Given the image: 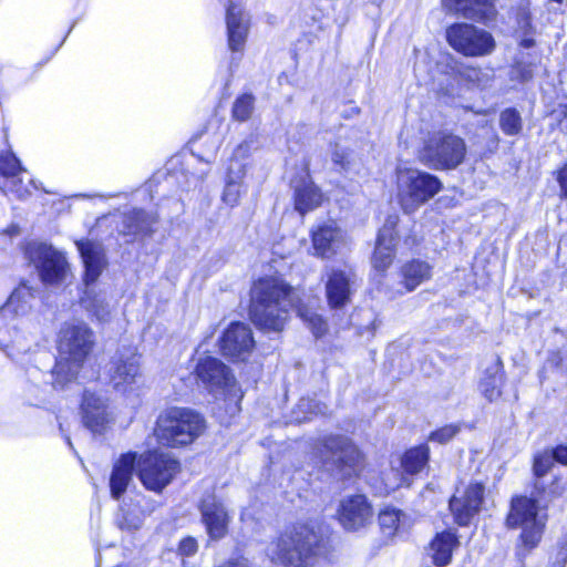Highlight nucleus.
<instances>
[{
	"instance_id": "29",
	"label": "nucleus",
	"mask_w": 567,
	"mask_h": 567,
	"mask_svg": "<svg viewBox=\"0 0 567 567\" xmlns=\"http://www.w3.org/2000/svg\"><path fill=\"white\" fill-rule=\"evenodd\" d=\"M378 522L382 534L386 538L408 532L412 525L405 513L393 507L382 509L379 513Z\"/></svg>"
},
{
	"instance_id": "56",
	"label": "nucleus",
	"mask_w": 567,
	"mask_h": 567,
	"mask_svg": "<svg viewBox=\"0 0 567 567\" xmlns=\"http://www.w3.org/2000/svg\"><path fill=\"white\" fill-rule=\"evenodd\" d=\"M0 347H7V344L0 341Z\"/></svg>"
},
{
	"instance_id": "21",
	"label": "nucleus",
	"mask_w": 567,
	"mask_h": 567,
	"mask_svg": "<svg viewBox=\"0 0 567 567\" xmlns=\"http://www.w3.org/2000/svg\"><path fill=\"white\" fill-rule=\"evenodd\" d=\"M249 24L250 18L243 7L234 1H229L226 9V25L228 47L233 52H241L244 50Z\"/></svg>"
},
{
	"instance_id": "36",
	"label": "nucleus",
	"mask_w": 567,
	"mask_h": 567,
	"mask_svg": "<svg viewBox=\"0 0 567 567\" xmlns=\"http://www.w3.org/2000/svg\"><path fill=\"white\" fill-rule=\"evenodd\" d=\"M503 381V371L496 365L486 370V374L481 381L480 388L483 395L488 401H494L501 396V384Z\"/></svg>"
},
{
	"instance_id": "11",
	"label": "nucleus",
	"mask_w": 567,
	"mask_h": 567,
	"mask_svg": "<svg viewBox=\"0 0 567 567\" xmlns=\"http://www.w3.org/2000/svg\"><path fill=\"white\" fill-rule=\"evenodd\" d=\"M179 470V463L169 454L147 452L136 462V473L142 484L151 491L161 492Z\"/></svg>"
},
{
	"instance_id": "3",
	"label": "nucleus",
	"mask_w": 567,
	"mask_h": 567,
	"mask_svg": "<svg viewBox=\"0 0 567 567\" xmlns=\"http://www.w3.org/2000/svg\"><path fill=\"white\" fill-rule=\"evenodd\" d=\"M327 540L308 525L295 527L282 534L267 547L271 561L285 567H315L320 558H327Z\"/></svg>"
},
{
	"instance_id": "52",
	"label": "nucleus",
	"mask_w": 567,
	"mask_h": 567,
	"mask_svg": "<svg viewBox=\"0 0 567 567\" xmlns=\"http://www.w3.org/2000/svg\"><path fill=\"white\" fill-rule=\"evenodd\" d=\"M219 567H250L249 566V563L247 559L245 558H237V559H231L229 561H227L226 564H224L223 566H219Z\"/></svg>"
},
{
	"instance_id": "25",
	"label": "nucleus",
	"mask_w": 567,
	"mask_h": 567,
	"mask_svg": "<svg viewBox=\"0 0 567 567\" xmlns=\"http://www.w3.org/2000/svg\"><path fill=\"white\" fill-rule=\"evenodd\" d=\"M34 299L35 289L23 281L14 288L0 308V316L3 318L24 317L31 312Z\"/></svg>"
},
{
	"instance_id": "40",
	"label": "nucleus",
	"mask_w": 567,
	"mask_h": 567,
	"mask_svg": "<svg viewBox=\"0 0 567 567\" xmlns=\"http://www.w3.org/2000/svg\"><path fill=\"white\" fill-rule=\"evenodd\" d=\"M297 410L302 412L305 416L297 419L299 422L308 420V415L326 414L328 406L310 398H302L298 402Z\"/></svg>"
},
{
	"instance_id": "54",
	"label": "nucleus",
	"mask_w": 567,
	"mask_h": 567,
	"mask_svg": "<svg viewBox=\"0 0 567 567\" xmlns=\"http://www.w3.org/2000/svg\"><path fill=\"white\" fill-rule=\"evenodd\" d=\"M65 441H66V443L69 444V446H70V447H72V442H71L70 436H68V435H66V436H65Z\"/></svg>"
},
{
	"instance_id": "37",
	"label": "nucleus",
	"mask_w": 567,
	"mask_h": 567,
	"mask_svg": "<svg viewBox=\"0 0 567 567\" xmlns=\"http://www.w3.org/2000/svg\"><path fill=\"white\" fill-rule=\"evenodd\" d=\"M499 128L507 136H517L523 131V120L515 109H505L499 114Z\"/></svg>"
},
{
	"instance_id": "32",
	"label": "nucleus",
	"mask_w": 567,
	"mask_h": 567,
	"mask_svg": "<svg viewBox=\"0 0 567 567\" xmlns=\"http://www.w3.org/2000/svg\"><path fill=\"white\" fill-rule=\"evenodd\" d=\"M402 282L408 291L414 290L431 277V266L421 260H412L402 267Z\"/></svg>"
},
{
	"instance_id": "45",
	"label": "nucleus",
	"mask_w": 567,
	"mask_h": 567,
	"mask_svg": "<svg viewBox=\"0 0 567 567\" xmlns=\"http://www.w3.org/2000/svg\"><path fill=\"white\" fill-rule=\"evenodd\" d=\"M551 125L556 124L559 130L567 133V105H559L549 114Z\"/></svg>"
},
{
	"instance_id": "24",
	"label": "nucleus",
	"mask_w": 567,
	"mask_h": 567,
	"mask_svg": "<svg viewBox=\"0 0 567 567\" xmlns=\"http://www.w3.org/2000/svg\"><path fill=\"white\" fill-rule=\"evenodd\" d=\"M394 226L395 220L389 218L378 234L372 258L373 267L378 270H385L393 261L396 245Z\"/></svg>"
},
{
	"instance_id": "20",
	"label": "nucleus",
	"mask_w": 567,
	"mask_h": 567,
	"mask_svg": "<svg viewBox=\"0 0 567 567\" xmlns=\"http://www.w3.org/2000/svg\"><path fill=\"white\" fill-rule=\"evenodd\" d=\"M199 511L209 538L214 540L224 538L230 523L225 505L215 496H208L202 501Z\"/></svg>"
},
{
	"instance_id": "47",
	"label": "nucleus",
	"mask_w": 567,
	"mask_h": 567,
	"mask_svg": "<svg viewBox=\"0 0 567 567\" xmlns=\"http://www.w3.org/2000/svg\"><path fill=\"white\" fill-rule=\"evenodd\" d=\"M178 550L183 556H192L197 551V542L193 537L184 538L179 543Z\"/></svg>"
},
{
	"instance_id": "34",
	"label": "nucleus",
	"mask_w": 567,
	"mask_h": 567,
	"mask_svg": "<svg viewBox=\"0 0 567 567\" xmlns=\"http://www.w3.org/2000/svg\"><path fill=\"white\" fill-rule=\"evenodd\" d=\"M457 74L463 81L481 89L488 86L494 79V70L491 68L461 66Z\"/></svg>"
},
{
	"instance_id": "31",
	"label": "nucleus",
	"mask_w": 567,
	"mask_h": 567,
	"mask_svg": "<svg viewBox=\"0 0 567 567\" xmlns=\"http://www.w3.org/2000/svg\"><path fill=\"white\" fill-rule=\"evenodd\" d=\"M157 216L143 209H133L124 215V233L127 235L148 236L153 234Z\"/></svg>"
},
{
	"instance_id": "14",
	"label": "nucleus",
	"mask_w": 567,
	"mask_h": 567,
	"mask_svg": "<svg viewBox=\"0 0 567 567\" xmlns=\"http://www.w3.org/2000/svg\"><path fill=\"white\" fill-rule=\"evenodd\" d=\"M197 379L214 395L224 394L240 399L237 383L229 368L213 357L200 358L196 365Z\"/></svg>"
},
{
	"instance_id": "17",
	"label": "nucleus",
	"mask_w": 567,
	"mask_h": 567,
	"mask_svg": "<svg viewBox=\"0 0 567 567\" xmlns=\"http://www.w3.org/2000/svg\"><path fill=\"white\" fill-rule=\"evenodd\" d=\"M81 410L84 426L94 434H102L113 421L107 400L93 392H84Z\"/></svg>"
},
{
	"instance_id": "4",
	"label": "nucleus",
	"mask_w": 567,
	"mask_h": 567,
	"mask_svg": "<svg viewBox=\"0 0 567 567\" xmlns=\"http://www.w3.org/2000/svg\"><path fill=\"white\" fill-rule=\"evenodd\" d=\"M76 247L84 265L83 281L86 286L80 303L90 317L99 322H107L111 319L112 310L106 297L103 292L91 287L106 266L103 246L100 243L86 239L76 241Z\"/></svg>"
},
{
	"instance_id": "55",
	"label": "nucleus",
	"mask_w": 567,
	"mask_h": 567,
	"mask_svg": "<svg viewBox=\"0 0 567 567\" xmlns=\"http://www.w3.org/2000/svg\"><path fill=\"white\" fill-rule=\"evenodd\" d=\"M555 358H556V362L555 363H556V365H558L561 359L559 358L558 354H555Z\"/></svg>"
},
{
	"instance_id": "10",
	"label": "nucleus",
	"mask_w": 567,
	"mask_h": 567,
	"mask_svg": "<svg viewBox=\"0 0 567 567\" xmlns=\"http://www.w3.org/2000/svg\"><path fill=\"white\" fill-rule=\"evenodd\" d=\"M25 255L43 284L60 285L65 281L70 266L62 251L51 245L33 241L28 244Z\"/></svg>"
},
{
	"instance_id": "39",
	"label": "nucleus",
	"mask_w": 567,
	"mask_h": 567,
	"mask_svg": "<svg viewBox=\"0 0 567 567\" xmlns=\"http://www.w3.org/2000/svg\"><path fill=\"white\" fill-rule=\"evenodd\" d=\"M555 461L550 454V452L545 451L534 458L533 464V473L535 480H545L547 478L546 475L551 471L554 467Z\"/></svg>"
},
{
	"instance_id": "48",
	"label": "nucleus",
	"mask_w": 567,
	"mask_h": 567,
	"mask_svg": "<svg viewBox=\"0 0 567 567\" xmlns=\"http://www.w3.org/2000/svg\"><path fill=\"white\" fill-rule=\"evenodd\" d=\"M517 23L520 31L524 32V34H529L532 31V24H530V17L528 12L522 11L518 13L517 17Z\"/></svg>"
},
{
	"instance_id": "50",
	"label": "nucleus",
	"mask_w": 567,
	"mask_h": 567,
	"mask_svg": "<svg viewBox=\"0 0 567 567\" xmlns=\"http://www.w3.org/2000/svg\"><path fill=\"white\" fill-rule=\"evenodd\" d=\"M557 181L564 197H567V164L559 171Z\"/></svg>"
},
{
	"instance_id": "7",
	"label": "nucleus",
	"mask_w": 567,
	"mask_h": 567,
	"mask_svg": "<svg viewBox=\"0 0 567 567\" xmlns=\"http://www.w3.org/2000/svg\"><path fill=\"white\" fill-rule=\"evenodd\" d=\"M466 144L463 138L451 133L439 132L431 135L419 151V161L436 171L458 167L465 158Z\"/></svg>"
},
{
	"instance_id": "26",
	"label": "nucleus",
	"mask_w": 567,
	"mask_h": 567,
	"mask_svg": "<svg viewBox=\"0 0 567 567\" xmlns=\"http://www.w3.org/2000/svg\"><path fill=\"white\" fill-rule=\"evenodd\" d=\"M295 190V209L305 215L316 209L322 203V194L315 185L308 173L292 181Z\"/></svg>"
},
{
	"instance_id": "28",
	"label": "nucleus",
	"mask_w": 567,
	"mask_h": 567,
	"mask_svg": "<svg viewBox=\"0 0 567 567\" xmlns=\"http://www.w3.org/2000/svg\"><path fill=\"white\" fill-rule=\"evenodd\" d=\"M136 466V456L133 453L122 455L114 464L111 477L110 488L111 494L115 499H118L126 491L132 475Z\"/></svg>"
},
{
	"instance_id": "38",
	"label": "nucleus",
	"mask_w": 567,
	"mask_h": 567,
	"mask_svg": "<svg viewBox=\"0 0 567 567\" xmlns=\"http://www.w3.org/2000/svg\"><path fill=\"white\" fill-rule=\"evenodd\" d=\"M255 109V97L245 93L238 96L233 105L231 114L236 121L246 122L250 118Z\"/></svg>"
},
{
	"instance_id": "8",
	"label": "nucleus",
	"mask_w": 567,
	"mask_h": 567,
	"mask_svg": "<svg viewBox=\"0 0 567 567\" xmlns=\"http://www.w3.org/2000/svg\"><path fill=\"white\" fill-rule=\"evenodd\" d=\"M319 453L324 467L338 478H349L361 467V452L347 436H324L320 441Z\"/></svg>"
},
{
	"instance_id": "2",
	"label": "nucleus",
	"mask_w": 567,
	"mask_h": 567,
	"mask_svg": "<svg viewBox=\"0 0 567 567\" xmlns=\"http://www.w3.org/2000/svg\"><path fill=\"white\" fill-rule=\"evenodd\" d=\"M95 344L93 330L83 321L64 322L59 332V359L52 370L53 386L73 381Z\"/></svg>"
},
{
	"instance_id": "41",
	"label": "nucleus",
	"mask_w": 567,
	"mask_h": 567,
	"mask_svg": "<svg viewBox=\"0 0 567 567\" xmlns=\"http://www.w3.org/2000/svg\"><path fill=\"white\" fill-rule=\"evenodd\" d=\"M23 171L20 161L12 153L0 156V173L7 176H16Z\"/></svg>"
},
{
	"instance_id": "19",
	"label": "nucleus",
	"mask_w": 567,
	"mask_h": 567,
	"mask_svg": "<svg viewBox=\"0 0 567 567\" xmlns=\"http://www.w3.org/2000/svg\"><path fill=\"white\" fill-rule=\"evenodd\" d=\"M346 234L336 221L329 220L312 230L315 255L331 258L346 246Z\"/></svg>"
},
{
	"instance_id": "42",
	"label": "nucleus",
	"mask_w": 567,
	"mask_h": 567,
	"mask_svg": "<svg viewBox=\"0 0 567 567\" xmlns=\"http://www.w3.org/2000/svg\"><path fill=\"white\" fill-rule=\"evenodd\" d=\"M143 524V519L140 515L133 512H123L122 515L117 518V525L121 529L127 532H134L141 528Z\"/></svg>"
},
{
	"instance_id": "1",
	"label": "nucleus",
	"mask_w": 567,
	"mask_h": 567,
	"mask_svg": "<svg viewBox=\"0 0 567 567\" xmlns=\"http://www.w3.org/2000/svg\"><path fill=\"white\" fill-rule=\"evenodd\" d=\"M296 289L279 277H265L257 280L250 291L249 316L260 330L280 332L284 330L289 312L297 309L298 316L308 323L316 337L326 332L327 326L321 316L312 309L298 305Z\"/></svg>"
},
{
	"instance_id": "13",
	"label": "nucleus",
	"mask_w": 567,
	"mask_h": 567,
	"mask_svg": "<svg viewBox=\"0 0 567 567\" xmlns=\"http://www.w3.org/2000/svg\"><path fill=\"white\" fill-rule=\"evenodd\" d=\"M112 386L122 393L134 391L142 381L140 355L132 346L120 347L109 365Z\"/></svg>"
},
{
	"instance_id": "23",
	"label": "nucleus",
	"mask_w": 567,
	"mask_h": 567,
	"mask_svg": "<svg viewBox=\"0 0 567 567\" xmlns=\"http://www.w3.org/2000/svg\"><path fill=\"white\" fill-rule=\"evenodd\" d=\"M449 11L462 13L466 19L487 23L494 20L496 9L493 0H442Z\"/></svg>"
},
{
	"instance_id": "46",
	"label": "nucleus",
	"mask_w": 567,
	"mask_h": 567,
	"mask_svg": "<svg viewBox=\"0 0 567 567\" xmlns=\"http://www.w3.org/2000/svg\"><path fill=\"white\" fill-rule=\"evenodd\" d=\"M251 147H252V141L246 140V141L241 142L235 148L230 164H233L234 162L243 163L241 159L249 156Z\"/></svg>"
},
{
	"instance_id": "53",
	"label": "nucleus",
	"mask_w": 567,
	"mask_h": 567,
	"mask_svg": "<svg viewBox=\"0 0 567 567\" xmlns=\"http://www.w3.org/2000/svg\"><path fill=\"white\" fill-rule=\"evenodd\" d=\"M520 44L524 48H532L534 45V40L532 38L526 37V38L522 39Z\"/></svg>"
},
{
	"instance_id": "6",
	"label": "nucleus",
	"mask_w": 567,
	"mask_h": 567,
	"mask_svg": "<svg viewBox=\"0 0 567 567\" xmlns=\"http://www.w3.org/2000/svg\"><path fill=\"white\" fill-rule=\"evenodd\" d=\"M441 188L442 182L435 175L416 168L398 169V199L408 214L433 198Z\"/></svg>"
},
{
	"instance_id": "12",
	"label": "nucleus",
	"mask_w": 567,
	"mask_h": 567,
	"mask_svg": "<svg viewBox=\"0 0 567 567\" xmlns=\"http://www.w3.org/2000/svg\"><path fill=\"white\" fill-rule=\"evenodd\" d=\"M446 40L457 52L466 56H484L495 49L489 32L470 23H455L446 29Z\"/></svg>"
},
{
	"instance_id": "35",
	"label": "nucleus",
	"mask_w": 567,
	"mask_h": 567,
	"mask_svg": "<svg viewBox=\"0 0 567 567\" xmlns=\"http://www.w3.org/2000/svg\"><path fill=\"white\" fill-rule=\"evenodd\" d=\"M429 462V447L421 445L409 450L402 457L404 472L411 475L423 471Z\"/></svg>"
},
{
	"instance_id": "33",
	"label": "nucleus",
	"mask_w": 567,
	"mask_h": 567,
	"mask_svg": "<svg viewBox=\"0 0 567 567\" xmlns=\"http://www.w3.org/2000/svg\"><path fill=\"white\" fill-rule=\"evenodd\" d=\"M534 488L539 501L551 502L565 494L567 481L559 475H554L550 480H535Z\"/></svg>"
},
{
	"instance_id": "49",
	"label": "nucleus",
	"mask_w": 567,
	"mask_h": 567,
	"mask_svg": "<svg viewBox=\"0 0 567 567\" xmlns=\"http://www.w3.org/2000/svg\"><path fill=\"white\" fill-rule=\"evenodd\" d=\"M555 462L561 463L563 465H567V446L558 445L550 452Z\"/></svg>"
},
{
	"instance_id": "51",
	"label": "nucleus",
	"mask_w": 567,
	"mask_h": 567,
	"mask_svg": "<svg viewBox=\"0 0 567 567\" xmlns=\"http://www.w3.org/2000/svg\"><path fill=\"white\" fill-rule=\"evenodd\" d=\"M567 564V550L561 548L557 553L556 561L553 567H565Z\"/></svg>"
},
{
	"instance_id": "15",
	"label": "nucleus",
	"mask_w": 567,
	"mask_h": 567,
	"mask_svg": "<svg viewBox=\"0 0 567 567\" xmlns=\"http://www.w3.org/2000/svg\"><path fill=\"white\" fill-rule=\"evenodd\" d=\"M485 487L482 483H470L462 492L450 499V511L454 522L460 526H467L478 515L484 504Z\"/></svg>"
},
{
	"instance_id": "9",
	"label": "nucleus",
	"mask_w": 567,
	"mask_h": 567,
	"mask_svg": "<svg viewBox=\"0 0 567 567\" xmlns=\"http://www.w3.org/2000/svg\"><path fill=\"white\" fill-rule=\"evenodd\" d=\"M506 525L509 528H522L520 542L524 550L518 548L516 554L519 558H524L529 550L538 545L545 523L537 515L536 502L520 496L512 501Z\"/></svg>"
},
{
	"instance_id": "27",
	"label": "nucleus",
	"mask_w": 567,
	"mask_h": 567,
	"mask_svg": "<svg viewBox=\"0 0 567 567\" xmlns=\"http://www.w3.org/2000/svg\"><path fill=\"white\" fill-rule=\"evenodd\" d=\"M460 547L455 532L449 529L437 533L430 543L429 553L436 567H446L451 564L453 553Z\"/></svg>"
},
{
	"instance_id": "18",
	"label": "nucleus",
	"mask_w": 567,
	"mask_h": 567,
	"mask_svg": "<svg viewBox=\"0 0 567 567\" xmlns=\"http://www.w3.org/2000/svg\"><path fill=\"white\" fill-rule=\"evenodd\" d=\"M372 507L363 495L343 498L338 508V519L347 530L365 527L372 519Z\"/></svg>"
},
{
	"instance_id": "5",
	"label": "nucleus",
	"mask_w": 567,
	"mask_h": 567,
	"mask_svg": "<svg viewBox=\"0 0 567 567\" xmlns=\"http://www.w3.org/2000/svg\"><path fill=\"white\" fill-rule=\"evenodd\" d=\"M204 429L205 421L198 413L188 409L172 408L158 415L154 434L162 445L178 447L190 444Z\"/></svg>"
},
{
	"instance_id": "22",
	"label": "nucleus",
	"mask_w": 567,
	"mask_h": 567,
	"mask_svg": "<svg viewBox=\"0 0 567 567\" xmlns=\"http://www.w3.org/2000/svg\"><path fill=\"white\" fill-rule=\"evenodd\" d=\"M355 276L351 269H331L326 282V292L332 308H341L350 300Z\"/></svg>"
},
{
	"instance_id": "16",
	"label": "nucleus",
	"mask_w": 567,
	"mask_h": 567,
	"mask_svg": "<svg viewBox=\"0 0 567 567\" xmlns=\"http://www.w3.org/2000/svg\"><path fill=\"white\" fill-rule=\"evenodd\" d=\"M220 349L233 361H246L255 349V340L249 326L234 322L220 339Z\"/></svg>"
},
{
	"instance_id": "44",
	"label": "nucleus",
	"mask_w": 567,
	"mask_h": 567,
	"mask_svg": "<svg viewBox=\"0 0 567 567\" xmlns=\"http://www.w3.org/2000/svg\"><path fill=\"white\" fill-rule=\"evenodd\" d=\"M460 432V426L456 424L445 425L431 433L430 440L440 444L450 442Z\"/></svg>"
},
{
	"instance_id": "43",
	"label": "nucleus",
	"mask_w": 567,
	"mask_h": 567,
	"mask_svg": "<svg viewBox=\"0 0 567 567\" xmlns=\"http://www.w3.org/2000/svg\"><path fill=\"white\" fill-rule=\"evenodd\" d=\"M351 152L350 150L342 145L340 142H337L333 145L331 158L333 164L340 166V168L346 169L350 164Z\"/></svg>"
},
{
	"instance_id": "30",
	"label": "nucleus",
	"mask_w": 567,
	"mask_h": 567,
	"mask_svg": "<svg viewBox=\"0 0 567 567\" xmlns=\"http://www.w3.org/2000/svg\"><path fill=\"white\" fill-rule=\"evenodd\" d=\"M245 175L246 165L244 163L234 162L233 164H229L226 185L221 196V199L226 205L230 207L238 205L243 194V179Z\"/></svg>"
}]
</instances>
